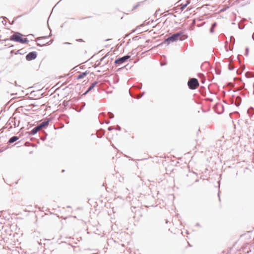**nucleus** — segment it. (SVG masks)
I'll return each mask as SVG.
<instances>
[{"instance_id":"obj_1","label":"nucleus","mask_w":254,"mask_h":254,"mask_svg":"<svg viewBox=\"0 0 254 254\" xmlns=\"http://www.w3.org/2000/svg\"><path fill=\"white\" fill-rule=\"evenodd\" d=\"M24 35L19 32H13V34L11 35L8 39L3 40L5 42L8 41H13L15 42L26 44L28 42V40L27 38H23Z\"/></svg>"},{"instance_id":"obj_2","label":"nucleus","mask_w":254,"mask_h":254,"mask_svg":"<svg viewBox=\"0 0 254 254\" xmlns=\"http://www.w3.org/2000/svg\"><path fill=\"white\" fill-rule=\"evenodd\" d=\"M199 82L197 78H191L188 82V86L190 90H194L199 86Z\"/></svg>"},{"instance_id":"obj_3","label":"nucleus","mask_w":254,"mask_h":254,"mask_svg":"<svg viewBox=\"0 0 254 254\" xmlns=\"http://www.w3.org/2000/svg\"><path fill=\"white\" fill-rule=\"evenodd\" d=\"M130 58V56L129 55H127L122 57H119L115 60L114 64L116 66H120L127 62Z\"/></svg>"},{"instance_id":"obj_4","label":"nucleus","mask_w":254,"mask_h":254,"mask_svg":"<svg viewBox=\"0 0 254 254\" xmlns=\"http://www.w3.org/2000/svg\"><path fill=\"white\" fill-rule=\"evenodd\" d=\"M178 41V39L176 38V35L173 34L171 36L168 37L161 43L158 44L157 47L161 46L163 44L168 45L170 43H173Z\"/></svg>"},{"instance_id":"obj_5","label":"nucleus","mask_w":254,"mask_h":254,"mask_svg":"<svg viewBox=\"0 0 254 254\" xmlns=\"http://www.w3.org/2000/svg\"><path fill=\"white\" fill-rule=\"evenodd\" d=\"M176 35V38L178 39V41H183L186 39L188 38V35L185 33V32L183 30L180 31L177 33H174Z\"/></svg>"},{"instance_id":"obj_6","label":"nucleus","mask_w":254,"mask_h":254,"mask_svg":"<svg viewBox=\"0 0 254 254\" xmlns=\"http://www.w3.org/2000/svg\"><path fill=\"white\" fill-rule=\"evenodd\" d=\"M37 57V53L36 52L32 51L28 53L25 59L27 61H30L35 59Z\"/></svg>"},{"instance_id":"obj_7","label":"nucleus","mask_w":254,"mask_h":254,"mask_svg":"<svg viewBox=\"0 0 254 254\" xmlns=\"http://www.w3.org/2000/svg\"><path fill=\"white\" fill-rule=\"evenodd\" d=\"M98 83V81H95L92 82L91 85L89 86V87L87 88L86 91L83 93L82 95V96H85L86 95L88 92H89L91 90H92L95 86Z\"/></svg>"},{"instance_id":"obj_8","label":"nucleus","mask_w":254,"mask_h":254,"mask_svg":"<svg viewBox=\"0 0 254 254\" xmlns=\"http://www.w3.org/2000/svg\"><path fill=\"white\" fill-rule=\"evenodd\" d=\"M50 122V120L48 119L46 121H44L41 124H39L38 126L40 128V129H41L42 128H46L48 127Z\"/></svg>"},{"instance_id":"obj_9","label":"nucleus","mask_w":254,"mask_h":254,"mask_svg":"<svg viewBox=\"0 0 254 254\" xmlns=\"http://www.w3.org/2000/svg\"><path fill=\"white\" fill-rule=\"evenodd\" d=\"M19 138V136H13L12 137H11L9 140H8L7 141V144H10L14 142H15L16 141H17V140H18Z\"/></svg>"},{"instance_id":"obj_10","label":"nucleus","mask_w":254,"mask_h":254,"mask_svg":"<svg viewBox=\"0 0 254 254\" xmlns=\"http://www.w3.org/2000/svg\"><path fill=\"white\" fill-rule=\"evenodd\" d=\"M101 62L100 61V59L99 61H97L96 63L94 64V65H93V67L94 68H96L97 66H103L105 65H106L108 62H105L103 64H102Z\"/></svg>"},{"instance_id":"obj_11","label":"nucleus","mask_w":254,"mask_h":254,"mask_svg":"<svg viewBox=\"0 0 254 254\" xmlns=\"http://www.w3.org/2000/svg\"><path fill=\"white\" fill-rule=\"evenodd\" d=\"M89 73V72L88 71H85L83 72L80 73L77 77V79H80L83 78L85 76H86Z\"/></svg>"},{"instance_id":"obj_12","label":"nucleus","mask_w":254,"mask_h":254,"mask_svg":"<svg viewBox=\"0 0 254 254\" xmlns=\"http://www.w3.org/2000/svg\"><path fill=\"white\" fill-rule=\"evenodd\" d=\"M40 128L38 126H37L35 127H34L29 133L31 135H35L36 134L38 131L40 130Z\"/></svg>"},{"instance_id":"obj_13","label":"nucleus","mask_w":254,"mask_h":254,"mask_svg":"<svg viewBox=\"0 0 254 254\" xmlns=\"http://www.w3.org/2000/svg\"><path fill=\"white\" fill-rule=\"evenodd\" d=\"M190 1L187 0L186 3H182L180 4V8L181 11H183L190 3Z\"/></svg>"},{"instance_id":"obj_14","label":"nucleus","mask_w":254,"mask_h":254,"mask_svg":"<svg viewBox=\"0 0 254 254\" xmlns=\"http://www.w3.org/2000/svg\"><path fill=\"white\" fill-rule=\"evenodd\" d=\"M216 26H217V23L216 22H214L212 23L211 27H210V28L209 29V32L211 33H214V28L216 27Z\"/></svg>"},{"instance_id":"obj_15","label":"nucleus","mask_w":254,"mask_h":254,"mask_svg":"<svg viewBox=\"0 0 254 254\" xmlns=\"http://www.w3.org/2000/svg\"><path fill=\"white\" fill-rule=\"evenodd\" d=\"M22 16V15H19V16L14 18V19H13V20L11 22H10V20L8 19H7L6 17H3V18L7 19L8 20V22L10 24H13L14 23V22L16 21V19H17L19 17H21Z\"/></svg>"},{"instance_id":"obj_16","label":"nucleus","mask_w":254,"mask_h":254,"mask_svg":"<svg viewBox=\"0 0 254 254\" xmlns=\"http://www.w3.org/2000/svg\"><path fill=\"white\" fill-rule=\"evenodd\" d=\"M145 21H144L142 24L137 26L135 29L132 30L131 33L134 32L135 31H139L140 28L142 26H143L145 24Z\"/></svg>"},{"instance_id":"obj_17","label":"nucleus","mask_w":254,"mask_h":254,"mask_svg":"<svg viewBox=\"0 0 254 254\" xmlns=\"http://www.w3.org/2000/svg\"><path fill=\"white\" fill-rule=\"evenodd\" d=\"M52 35V34L51 33H50V34L48 36H41V37H38L36 39V41H39L40 40H41V39H47V38H49L50 36H51Z\"/></svg>"},{"instance_id":"obj_18","label":"nucleus","mask_w":254,"mask_h":254,"mask_svg":"<svg viewBox=\"0 0 254 254\" xmlns=\"http://www.w3.org/2000/svg\"><path fill=\"white\" fill-rule=\"evenodd\" d=\"M15 61L14 62V65L17 66L19 64V63L21 62V58H15Z\"/></svg>"},{"instance_id":"obj_19","label":"nucleus","mask_w":254,"mask_h":254,"mask_svg":"<svg viewBox=\"0 0 254 254\" xmlns=\"http://www.w3.org/2000/svg\"><path fill=\"white\" fill-rule=\"evenodd\" d=\"M128 66H129V64H127L126 65H125L121 68H118L117 70V71H120L121 69L124 68L125 67L127 69V68H128Z\"/></svg>"},{"instance_id":"obj_20","label":"nucleus","mask_w":254,"mask_h":254,"mask_svg":"<svg viewBox=\"0 0 254 254\" xmlns=\"http://www.w3.org/2000/svg\"><path fill=\"white\" fill-rule=\"evenodd\" d=\"M53 41H54V40L52 39V40H50L49 41H48V42H46V43H43L42 45H50L53 42Z\"/></svg>"},{"instance_id":"obj_21","label":"nucleus","mask_w":254,"mask_h":254,"mask_svg":"<svg viewBox=\"0 0 254 254\" xmlns=\"http://www.w3.org/2000/svg\"><path fill=\"white\" fill-rule=\"evenodd\" d=\"M109 55V53H107L104 56L100 59V61H102V60H104Z\"/></svg>"},{"instance_id":"obj_22","label":"nucleus","mask_w":254,"mask_h":254,"mask_svg":"<svg viewBox=\"0 0 254 254\" xmlns=\"http://www.w3.org/2000/svg\"><path fill=\"white\" fill-rule=\"evenodd\" d=\"M63 105L64 107H67L68 105V102L65 101V100H64L63 102Z\"/></svg>"},{"instance_id":"obj_23","label":"nucleus","mask_w":254,"mask_h":254,"mask_svg":"<svg viewBox=\"0 0 254 254\" xmlns=\"http://www.w3.org/2000/svg\"><path fill=\"white\" fill-rule=\"evenodd\" d=\"M228 69L230 70H233L234 69V67L232 65H230V64H228Z\"/></svg>"},{"instance_id":"obj_24","label":"nucleus","mask_w":254,"mask_h":254,"mask_svg":"<svg viewBox=\"0 0 254 254\" xmlns=\"http://www.w3.org/2000/svg\"><path fill=\"white\" fill-rule=\"evenodd\" d=\"M108 115H109V117L110 119H112L114 117V115L111 112H109L108 113Z\"/></svg>"},{"instance_id":"obj_25","label":"nucleus","mask_w":254,"mask_h":254,"mask_svg":"<svg viewBox=\"0 0 254 254\" xmlns=\"http://www.w3.org/2000/svg\"><path fill=\"white\" fill-rule=\"evenodd\" d=\"M248 54H249V48H246V53H245V56H247L248 55Z\"/></svg>"},{"instance_id":"obj_26","label":"nucleus","mask_w":254,"mask_h":254,"mask_svg":"<svg viewBox=\"0 0 254 254\" xmlns=\"http://www.w3.org/2000/svg\"><path fill=\"white\" fill-rule=\"evenodd\" d=\"M144 94H145V92H144V91H143V92L141 93V94L137 97V98H138V99H140V98H141V97H142L144 95Z\"/></svg>"},{"instance_id":"obj_27","label":"nucleus","mask_w":254,"mask_h":254,"mask_svg":"<svg viewBox=\"0 0 254 254\" xmlns=\"http://www.w3.org/2000/svg\"><path fill=\"white\" fill-rule=\"evenodd\" d=\"M90 17H91V16H86V17H84L80 18L79 19L80 20H82V19H85L89 18H90Z\"/></svg>"},{"instance_id":"obj_28","label":"nucleus","mask_w":254,"mask_h":254,"mask_svg":"<svg viewBox=\"0 0 254 254\" xmlns=\"http://www.w3.org/2000/svg\"><path fill=\"white\" fill-rule=\"evenodd\" d=\"M43 43H45L44 42H43V41H42L40 43H37V45L38 46H43L44 45H42Z\"/></svg>"},{"instance_id":"obj_29","label":"nucleus","mask_w":254,"mask_h":254,"mask_svg":"<svg viewBox=\"0 0 254 254\" xmlns=\"http://www.w3.org/2000/svg\"><path fill=\"white\" fill-rule=\"evenodd\" d=\"M139 5V2L137 3L135 5H134L133 7V9H134L136 8Z\"/></svg>"},{"instance_id":"obj_30","label":"nucleus","mask_w":254,"mask_h":254,"mask_svg":"<svg viewBox=\"0 0 254 254\" xmlns=\"http://www.w3.org/2000/svg\"><path fill=\"white\" fill-rule=\"evenodd\" d=\"M138 39H139L138 36H135V37H134L132 38V40H133V41H136V40H138Z\"/></svg>"},{"instance_id":"obj_31","label":"nucleus","mask_w":254,"mask_h":254,"mask_svg":"<svg viewBox=\"0 0 254 254\" xmlns=\"http://www.w3.org/2000/svg\"><path fill=\"white\" fill-rule=\"evenodd\" d=\"M116 129L117 130H121V127L120 126H117V127H116Z\"/></svg>"},{"instance_id":"obj_32","label":"nucleus","mask_w":254,"mask_h":254,"mask_svg":"<svg viewBox=\"0 0 254 254\" xmlns=\"http://www.w3.org/2000/svg\"><path fill=\"white\" fill-rule=\"evenodd\" d=\"M76 41H78V42H84V41L82 39H77Z\"/></svg>"},{"instance_id":"obj_33","label":"nucleus","mask_w":254,"mask_h":254,"mask_svg":"<svg viewBox=\"0 0 254 254\" xmlns=\"http://www.w3.org/2000/svg\"><path fill=\"white\" fill-rule=\"evenodd\" d=\"M108 129L109 130H112V129H113V128L112 127H108Z\"/></svg>"},{"instance_id":"obj_34","label":"nucleus","mask_w":254,"mask_h":254,"mask_svg":"<svg viewBox=\"0 0 254 254\" xmlns=\"http://www.w3.org/2000/svg\"><path fill=\"white\" fill-rule=\"evenodd\" d=\"M219 193H220V192L219 191V192L218 193V197H219V200L220 201L221 199H220V197Z\"/></svg>"},{"instance_id":"obj_35","label":"nucleus","mask_w":254,"mask_h":254,"mask_svg":"<svg viewBox=\"0 0 254 254\" xmlns=\"http://www.w3.org/2000/svg\"><path fill=\"white\" fill-rule=\"evenodd\" d=\"M18 54H21V53H19V50H18L16 51V52L15 53V54L17 55Z\"/></svg>"},{"instance_id":"obj_36","label":"nucleus","mask_w":254,"mask_h":254,"mask_svg":"<svg viewBox=\"0 0 254 254\" xmlns=\"http://www.w3.org/2000/svg\"><path fill=\"white\" fill-rule=\"evenodd\" d=\"M220 73H221V71H220V70L218 71H216V73H217V74H220Z\"/></svg>"},{"instance_id":"obj_37","label":"nucleus","mask_w":254,"mask_h":254,"mask_svg":"<svg viewBox=\"0 0 254 254\" xmlns=\"http://www.w3.org/2000/svg\"><path fill=\"white\" fill-rule=\"evenodd\" d=\"M135 50V49H133V50H132V51L131 52L132 54H134V52Z\"/></svg>"},{"instance_id":"obj_38","label":"nucleus","mask_w":254,"mask_h":254,"mask_svg":"<svg viewBox=\"0 0 254 254\" xmlns=\"http://www.w3.org/2000/svg\"><path fill=\"white\" fill-rule=\"evenodd\" d=\"M166 64L161 63V64H160V65H161V66H164V65H166Z\"/></svg>"},{"instance_id":"obj_39","label":"nucleus","mask_w":254,"mask_h":254,"mask_svg":"<svg viewBox=\"0 0 254 254\" xmlns=\"http://www.w3.org/2000/svg\"><path fill=\"white\" fill-rule=\"evenodd\" d=\"M64 44H66V45H68V44H69H69H70V43H68V42H64Z\"/></svg>"},{"instance_id":"obj_40","label":"nucleus","mask_w":254,"mask_h":254,"mask_svg":"<svg viewBox=\"0 0 254 254\" xmlns=\"http://www.w3.org/2000/svg\"><path fill=\"white\" fill-rule=\"evenodd\" d=\"M196 226H200V224H199V223H197L196 224Z\"/></svg>"},{"instance_id":"obj_41","label":"nucleus","mask_w":254,"mask_h":254,"mask_svg":"<svg viewBox=\"0 0 254 254\" xmlns=\"http://www.w3.org/2000/svg\"><path fill=\"white\" fill-rule=\"evenodd\" d=\"M14 84H15V86H17V84L16 81H15V82H14Z\"/></svg>"},{"instance_id":"obj_42","label":"nucleus","mask_w":254,"mask_h":254,"mask_svg":"<svg viewBox=\"0 0 254 254\" xmlns=\"http://www.w3.org/2000/svg\"><path fill=\"white\" fill-rule=\"evenodd\" d=\"M226 9L225 8H223L221 10V11H224V10H225Z\"/></svg>"},{"instance_id":"obj_43","label":"nucleus","mask_w":254,"mask_h":254,"mask_svg":"<svg viewBox=\"0 0 254 254\" xmlns=\"http://www.w3.org/2000/svg\"><path fill=\"white\" fill-rule=\"evenodd\" d=\"M83 104H82V106H83V107H84L85 106V103H83Z\"/></svg>"},{"instance_id":"obj_44","label":"nucleus","mask_w":254,"mask_h":254,"mask_svg":"<svg viewBox=\"0 0 254 254\" xmlns=\"http://www.w3.org/2000/svg\"><path fill=\"white\" fill-rule=\"evenodd\" d=\"M144 31H146V30L141 31L139 32V33H141V32H143Z\"/></svg>"},{"instance_id":"obj_45","label":"nucleus","mask_w":254,"mask_h":254,"mask_svg":"<svg viewBox=\"0 0 254 254\" xmlns=\"http://www.w3.org/2000/svg\"><path fill=\"white\" fill-rule=\"evenodd\" d=\"M142 88V84L141 83V86H139V88Z\"/></svg>"},{"instance_id":"obj_46","label":"nucleus","mask_w":254,"mask_h":254,"mask_svg":"<svg viewBox=\"0 0 254 254\" xmlns=\"http://www.w3.org/2000/svg\"><path fill=\"white\" fill-rule=\"evenodd\" d=\"M142 88V84L141 83V86H139V88Z\"/></svg>"},{"instance_id":"obj_47","label":"nucleus","mask_w":254,"mask_h":254,"mask_svg":"<svg viewBox=\"0 0 254 254\" xmlns=\"http://www.w3.org/2000/svg\"><path fill=\"white\" fill-rule=\"evenodd\" d=\"M48 28L51 31L50 28V26H49V25L48 24Z\"/></svg>"},{"instance_id":"obj_48","label":"nucleus","mask_w":254,"mask_h":254,"mask_svg":"<svg viewBox=\"0 0 254 254\" xmlns=\"http://www.w3.org/2000/svg\"><path fill=\"white\" fill-rule=\"evenodd\" d=\"M155 14L156 15H157V11H156V12H155Z\"/></svg>"},{"instance_id":"obj_49","label":"nucleus","mask_w":254,"mask_h":254,"mask_svg":"<svg viewBox=\"0 0 254 254\" xmlns=\"http://www.w3.org/2000/svg\"><path fill=\"white\" fill-rule=\"evenodd\" d=\"M14 47V46L12 45L9 46V47Z\"/></svg>"},{"instance_id":"obj_50","label":"nucleus","mask_w":254,"mask_h":254,"mask_svg":"<svg viewBox=\"0 0 254 254\" xmlns=\"http://www.w3.org/2000/svg\"><path fill=\"white\" fill-rule=\"evenodd\" d=\"M149 42V40H146V42Z\"/></svg>"},{"instance_id":"obj_51","label":"nucleus","mask_w":254,"mask_h":254,"mask_svg":"<svg viewBox=\"0 0 254 254\" xmlns=\"http://www.w3.org/2000/svg\"><path fill=\"white\" fill-rule=\"evenodd\" d=\"M3 151V150L0 149V153L2 152Z\"/></svg>"},{"instance_id":"obj_52","label":"nucleus","mask_w":254,"mask_h":254,"mask_svg":"<svg viewBox=\"0 0 254 254\" xmlns=\"http://www.w3.org/2000/svg\"><path fill=\"white\" fill-rule=\"evenodd\" d=\"M253 88H254V82L253 83Z\"/></svg>"},{"instance_id":"obj_53","label":"nucleus","mask_w":254,"mask_h":254,"mask_svg":"<svg viewBox=\"0 0 254 254\" xmlns=\"http://www.w3.org/2000/svg\"><path fill=\"white\" fill-rule=\"evenodd\" d=\"M8 84H12V83H11V82H8Z\"/></svg>"},{"instance_id":"obj_54","label":"nucleus","mask_w":254,"mask_h":254,"mask_svg":"<svg viewBox=\"0 0 254 254\" xmlns=\"http://www.w3.org/2000/svg\"><path fill=\"white\" fill-rule=\"evenodd\" d=\"M159 18L155 20V21H157L159 20Z\"/></svg>"},{"instance_id":"obj_55","label":"nucleus","mask_w":254,"mask_h":254,"mask_svg":"<svg viewBox=\"0 0 254 254\" xmlns=\"http://www.w3.org/2000/svg\"><path fill=\"white\" fill-rule=\"evenodd\" d=\"M64 172V170H63L62 171V172H63V173Z\"/></svg>"},{"instance_id":"obj_56","label":"nucleus","mask_w":254,"mask_h":254,"mask_svg":"<svg viewBox=\"0 0 254 254\" xmlns=\"http://www.w3.org/2000/svg\"><path fill=\"white\" fill-rule=\"evenodd\" d=\"M109 39L105 40L106 41H109Z\"/></svg>"},{"instance_id":"obj_57","label":"nucleus","mask_w":254,"mask_h":254,"mask_svg":"<svg viewBox=\"0 0 254 254\" xmlns=\"http://www.w3.org/2000/svg\"><path fill=\"white\" fill-rule=\"evenodd\" d=\"M232 38H234L233 36L230 37L231 39H232Z\"/></svg>"},{"instance_id":"obj_58","label":"nucleus","mask_w":254,"mask_h":254,"mask_svg":"<svg viewBox=\"0 0 254 254\" xmlns=\"http://www.w3.org/2000/svg\"><path fill=\"white\" fill-rule=\"evenodd\" d=\"M32 105L33 107H35V105H34V104H32Z\"/></svg>"},{"instance_id":"obj_59","label":"nucleus","mask_w":254,"mask_h":254,"mask_svg":"<svg viewBox=\"0 0 254 254\" xmlns=\"http://www.w3.org/2000/svg\"><path fill=\"white\" fill-rule=\"evenodd\" d=\"M97 72H101V70H98Z\"/></svg>"},{"instance_id":"obj_60","label":"nucleus","mask_w":254,"mask_h":254,"mask_svg":"<svg viewBox=\"0 0 254 254\" xmlns=\"http://www.w3.org/2000/svg\"><path fill=\"white\" fill-rule=\"evenodd\" d=\"M26 111H29V109H26Z\"/></svg>"},{"instance_id":"obj_61","label":"nucleus","mask_w":254,"mask_h":254,"mask_svg":"<svg viewBox=\"0 0 254 254\" xmlns=\"http://www.w3.org/2000/svg\"><path fill=\"white\" fill-rule=\"evenodd\" d=\"M149 22H148L147 23H146V25H148V24H149Z\"/></svg>"},{"instance_id":"obj_62","label":"nucleus","mask_w":254,"mask_h":254,"mask_svg":"<svg viewBox=\"0 0 254 254\" xmlns=\"http://www.w3.org/2000/svg\"><path fill=\"white\" fill-rule=\"evenodd\" d=\"M13 52V51H11V53H12Z\"/></svg>"},{"instance_id":"obj_63","label":"nucleus","mask_w":254,"mask_h":254,"mask_svg":"<svg viewBox=\"0 0 254 254\" xmlns=\"http://www.w3.org/2000/svg\"><path fill=\"white\" fill-rule=\"evenodd\" d=\"M173 15H174V17H176V15L173 14Z\"/></svg>"},{"instance_id":"obj_64","label":"nucleus","mask_w":254,"mask_h":254,"mask_svg":"<svg viewBox=\"0 0 254 254\" xmlns=\"http://www.w3.org/2000/svg\"><path fill=\"white\" fill-rule=\"evenodd\" d=\"M198 180H196L195 182H198Z\"/></svg>"}]
</instances>
